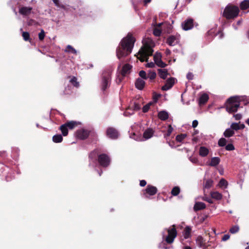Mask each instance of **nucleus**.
Masks as SVG:
<instances>
[{"instance_id": "obj_38", "label": "nucleus", "mask_w": 249, "mask_h": 249, "mask_svg": "<svg viewBox=\"0 0 249 249\" xmlns=\"http://www.w3.org/2000/svg\"><path fill=\"white\" fill-rule=\"evenodd\" d=\"M240 8L242 10H246L249 8V0H244L240 4Z\"/></svg>"}, {"instance_id": "obj_2", "label": "nucleus", "mask_w": 249, "mask_h": 249, "mask_svg": "<svg viewBox=\"0 0 249 249\" xmlns=\"http://www.w3.org/2000/svg\"><path fill=\"white\" fill-rule=\"evenodd\" d=\"M152 42L151 40L148 42H143V46L139 51L138 53L140 55V57H138V59L142 62L144 61L147 62L149 56L153 55V50L150 45V42Z\"/></svg>"}, {"instance_id": "obj_14", "label": "nucleus", "mask_w": 249, "mask_h": 249, "mask_svg": "<svg viewBox=\"0 0 249 249\" xmlns=\"http://www.w3.org/2000/svg\"><path fill=\"white\" fill-rule=\"evenodd\" d=\"M33 8L31 7L21 6L19 7V13L24 16H29L32 11Z\"/></svg>"}, {"instance_id": "obj_58", "label": "nucleus", "mask_w": 249, "mask_h": 249, "mask_svg": "<svg viewBox=\"0 0 249 249\" xmlns=\"http://www.w3.org/2000/svg\"><path fill=\"white\" fill-rule=\"evenodd\" d=\"M186 77L188 80H191L193 79L194 75L192 72H189L187 73Z\"/></svg>"}, {"instance_id": "obj_25", "label": "nucleus", "mask_w": 249, "mask_h": 249, "mask_svg": "<svg viewBox=\"0 0 249 249\" xmlns=\"http://www.w3.org/2000/svg\"><path fill=\"white\" fill-rule=\"evenodd\" d=\"M158 71L159 76L163 79H165L167 78V75L169 74L166 69H159L158 70Z\"/></svg>"}, {"instance_id": "obj_60", "label": "nucleus", "mask_w": 249, "mask_h": 249, "mask_svg": "<svg viewBox=\"0 0 249 249\" xmlns=\"http://www.w3.org/2000/svg\"><path fill=\"white\" fill-rule=\"evenodd\" d=\"M230 237V235L229 234H225L222 238V240L223 241H226L228 240Z\"/></svg>"}, {"instance_id": "obj_23", "label": "nucleus", "mask_w": 249, "mask_h": 249, "mask_svg": "<svg viewBox=\"0 0 249 249\" xmlns=\"http://www.w3.org/2000/svg\"><path fill=\"white\" fill-rule=\"evenodd\" d=\"M196 243L199 248H203L205 245V240L201 236H198L196 239Z\"/></svg>"}, {"instance_id": "obj_36", "label": "nucleus", "mask_w": 249, "mask_h": 249, "mask_svg": "<svg viewBox=\"0 0 249 249\" xmlns=\"http://www.w3.org/2000/svg\"><path fill=\"white\" fill-rule=\"evenodd\" d=\"M213 181L212 179H209L206 180L203 185L204 189L210 188L213 186Z\"/></svg>"}, {"instance_id": "obj_5", "label": "nucleus", "mask_w": 249, "mask_h": 249, "mask_svg": "<svg viewBox=\"0 0 249 249\" xmlns=\"http://www.w3.org/2000/svg\"><path fill=\"white\" fill-rule=\"evenodd\" d=\"M239 9L237 6L228 5L225 8L223 16L227 19L234 18L238 15Z\"/></svg>"}, {"instance_id": "obj_55", "label": "nucleus", "mask_w": 249, "mask_h": 249, "mask_svg": "<svg viewBox=\"0 0 249 249\" xmlns=\"http://www.w3.org/2000/svg\"><path fill=\"white\" fill-rule=\"evenodd\" d=\"M133 107L134 110L137 111L141 109V106L139 103H134Z\"/></svg>"}, {"instance_id": "obj_12", "label": "nucleus", "mask_w": 249, "mask_h": 249, "mask_svg": "<svg viewBox=\"0 0 249 249\" xmlns=\"http://www.w3.org/2000/svg\"><path fill=\"white\" fill-rule=\"evenodd\" d=\"M194 20L193 18H189L186 19L181 23L183 30L187 31L192 29L194 27Z\"/></svg>"}, {"instance_id": "obj_64", "label": "nucleus", "mask_w": 249, "mask_h": 249, "mask_svg": "<svg viewBox=\"0 0 249 249\" xmlns=\"http://www.w3.org/2000/svg\"><path fill=\"white\" fill-rule=\"evenodd\" d=\"M146 184V181L145 180H142L140 182V185L142 187H144Z\"/></svg>"}, {"instance_id": "obj_6", "label": "nucleus", "mask_w": 249, "mask_h": 249, "mask_svg": "<svg viewBox=\"0 0 249 249\" xmlns=\"http://www.w3.org/2000/svg\"><path fill=\"white\" fill-rule=\"evenodd\" d=\"M167 235L164 238V241L168 244L173 243L175 239L177 236V231L175 225H173L171 227L166 230Z\"/></svg>"}, {"instance_id": "obj_47", "label": "nucleus", "mask_w": 249, "mask_h": 249, "mask_svg": "<svg viewBox=\"0 0 249 249\" xmlns=\"http://www.w3.org/2000/svg\"><path fill=\"white\" fill-rule=\"evenodd\" d=\"M239 230V227L237 225H235L232 226L230 229V232L231 233L234 234L238 232Z\"/></svg>"}, {"instance_id": "obj_50", "label": "nucleus", "mask_w": 249, "mask_h": 249, "mask_svg": "<svg viewBox=\"0 0 249 249\" xmlns=\"http://www.w3.org/2000/svg\"><path fill=\"white\" fill-rule=\"evenodd\" d=\"M152 104V103L151 102H150V103H149L148 104H146V105L144 106L143 107H142V111L144 113H146V112H148V111L149 110V109L150 108V107Z\"/></svg>"}, {"instance_id": "obj_34", "label": "nucleus", "mask_w": 249, "mask_h": 249, "mask_svg": "<svg viewBox=\"0 0 249 249\" xmlns=\"http://www.w3.org/2000/svg\"><path fill=\"white\" fill-rule=\"evenodd\" d=\"M220 160L218 157H213L211 159L210 165L211 166H215L220 162Z\"/></svg>"}, {"instance_id": "obj_3", "label": "nucleus", "mask_w": 249, "mask_h": 249, "mask_svg": "<svg viewBox=\"0 0 249 249\" xmlns=\"http://www.w3.org/2000/svg\"><path fill=\"white\" fill-rule=\"evenodd\" d=\"M241 101L239 96H233L229 98L227 101L226 110L229 113H234L237 111L240 106Z\"/></svg>"}, {"instance_id": "obj_61", "label": "nucleus", "mask_w": 249, "mask_h": 249, "mask_svg": "<svg viewBox=\"0 0 249 249\" xmlns=\"http://www.w3.org/2000/svg\"><path fill=\"white\" fill-rule=\"evenodd\" d=\"M155 64H156L155 63V62H154V63H153V62H150V63H148L146 64V66L147 67H148V68H154V67H155Z\"/></svg>"}, {"instance_id": "obj_4", "label": "nucleus", "mask_w": 249, "mask_h": 249, "mask_svg": "<svg viewBox=\"0 0 249 249\" xmlns=\"http://www.w3.org/2000/svg\"><path fill=\"white\" fill-rule=\"evenodd\" d=\"M241 101L239 96H233L229 98L227 101L226 110L229 113H234L237 111L240 106Z\"/></svg>"}, {"instance_id": "obj_40", "label": "nucleus", "mask_w": 249, "mask_h": 249, "mask_svg": "<svg viewBox=\"0 0 249 249\" xmlns=\"http://www.w3.org/2000/svg\"><path fill=\"white\" fill-rule=\"evenodd\" d=\"M22 36L25 41L31 42V39L30 38V34L28 32H23L22 33Z\"/></svg>"}, {"instance_id": "obj_17", "label": "nucleus", "mask_w": 249, "mask_h": 249, "mask_svg": "<svg viewBox=\"0 0 249 249\" xmlns=\"http://www.w3.org/2000/svg\"><path fill=\"white\" fill-rule=\"evenodd\" d=\"M145 193L150 196L156 195L158 192L157 188L151 185H148L145 190Z\"/></svg>"}, {"instance_id": "obj_59", "label": "nucleus", "mask_w": 249, "mask_h": 249, "mask_svg": "<svg viewBox=\"0 0 249 249\" xmlns=\"http://www.w3.org/2000/svg\"><path fill=\"white\" fill-rule=\"evenodd\" d=\"M233 117H234L235 119L236 120H240L242 118V115L240 113H238L236 114H234L233 115Z\"/></svg>"}, {"instance_id": "obj_29", "label": "nucleus", "mask_w": 249, "mask_h": 249, "mask_svg": "<svg viewBox=\"0 0 249 249\" xmlns=\"http://www.w3.org/2000/svg\"><path fill=\"white\" fill-rule=\"evenodd\" d=\"M65 124L68 128H69L70 129H72L79 124V123L76 121H71L67 122L65 123Z\"/></svg>"}, {"instance_id": "obj_20", "label": "nucleus", "mask_w": 249, "mask_h": 249, "mask_svg": "<svg viewBox=\"0 0 249 249\" xmlns=\"http://www.w3.org/2000/svg\"><path fill=\"white\" fill-rule=\"evenodd\" d=\"M145 84V83L143 80L140 78L136 80L135 83L136 88L139 90H142L144 88Z\"/></svg>"}, {"instance_id": "obj_42", "label": "nucleus", "mask_w": 249, "mask_h": 249, "mask_svg": "<svg viewBox=\"0 0 249 249\" xmlns=\"http://www.w3.org/2000/svg\"><path fill=\"white\" fill-rule=\"evenodd\" d=\"M180 191L179 187L178 186H175L172 189L171 191V194L173 196H177L179 194Z\"/></svg>"}, {"instance_id": "obj_41", "label": "nucleus", "mask_w": 249, "mask_h": 249, "mask_svg": "<svg viewBox=\"0 0 249 249\" xmlns=\"http://www.w3.org/2000/svg\"><path fill=\"white\" fill-rule=\"evenodd\" d=\"M65 52H68V53H71L73 54H76L77 53V52L75 50V49H74L71 45H68L65 50Z\"/></svg>"}, {"instance_id": "obj_51", "label": "nucleus", "mask_w": 249, "mask_h": 249, "mask_svg": "<svg viewBox=\"0 0 249 249\" xmlns=\"http://www.w3.org/2000/svg\"><path fill=\"white\" fill-rule=\"evenodd\" d=\"M140 77H141L143 79H147L148 77L146 75V73L144 71L142 70L139 72V73Z\"/></svg>"}, {"instance_id": "obj_11", "label": "nucleus", "mask_w": 249, "mask_h": 249, "mask_svg": "<svg viewBox=\"0 0 249 249\" xmlns=\"http://www.w3.org/2000/svg\"><path fill=\"white\" fill-rule=\"evenodd\" d=\"M107 136L110 139H116L119 137V132L114 127H108L106 132Z\"/></svg>"}, {"instance_id": "obj_9", "label": "nucleus", "mask_w": 249, "mask_h": 249, "mask_svg": "<svg viewBox=\"0 0 249 249\" xmlns=\"http://www.w3.org/2000/svg\"><path fill=\"white\" fill-rule=\"evenodd\" d=\"M161 57L162 56L160 53H156L154 55V60L155 63L158 67L163 68L167 66V64L162 61Z\"/></svg>"}, {"instance_id": "obj_7", "label": "nucleus", "mask_w": 249, "mask_h": 249, "mask_svg": "<svg viewBox=\"0 0 249 249\" xmlns=\"http://www.w3.org/2000/svg\"><path fill=\"white\" fill-rule=\"evenodd\" d=\"M111 71L109 70L105 71L102 74V89L105 91L109 87L110 81Z\"/></svg>"}, {"instance_id": "obj_15", "label": "nucleus", "mask_w": 249, "mask_h": 249, "mask_svg": "<svg viewBox=\"0 0 249 249\" xmlns=\"http://www.w3.org/2000/svg\"><path fill=\"white\" fill-rule=\"evenodd\" d=\"M77 137L81 140H85L89 136V131L85 129H80L76 132Z\"/></svg>"}, {"instance_id": "obj_52", "label": "nucleus", "mask_w": 249, "mask_h": 249, "mask_svg": "<svg viewBox=\"0 0 249 249\" xmlns=\"http://www.w3.org/2000/svg\"><path fill=\"white\" fill-rule=\"evenodd\" d=\"M225 146V149L227 151H232L235 149L234 145L232 143H229Z\"/></svg>"}, {"instance_id": "obj_18", "label": "nucleus", "mask_w": 249, "mask_h": 249, "mask_svg": "<svg viewBox=\"0 0 249 249\" xmlns=\"http://www.w3.org/2000/svg\"><path fill=\"white\" fill-rule=\"evenodd\" d=\"M53 1L57 7L63 9L66 11H72V10H75V8L73 7H68L63 4H61L59 2V0H53Z\"/></svg>"}, {"instance_id": "obj_1", "label": "nucleus", "mask_w": 249, "mask_h": 249, "mask_svg": "<svg viewBox=\"0 0 249 249\" xmlns=\"http://www.w3.org/2000/svg\"><path fill=\"white\" fill-rule=\"evenodd\" d=\"M136 39L132 34L129 33L120 43V46L116 49V55L119 59L125 57L132 52Z\"/></svg>"}, {"instance_id": "obj_57", "label": "nucleus", "mask_w": 249, "mask_h": 249, "mask_svg": "<svg viewBox=\"0 0 249 249\" xmlns=\"http://www.w3.org/2000/svg\"><path fill=\"white\" fill-rule=\"evenodd\" d=\"M124 77H123L122 75H118L117 78L116 79V82L118 83V84L120 83L122 81V80H123Z\"/></svg>"}, {"instance_id": "obj_45", "label": "nucleus", "mask_w": 249, "mask_h": 249, "mask_svg": "<svg viewBox=\"0 0 249 249\" xmlns=\"http://www.w3.org/2000/svg\"><path fill=\"white\" fill-rule=\"evenodd\" d=\"M227 142V141L225 138H221L218 142V145L220 147H223L226 145Z\"/></svg>"}, {"instance_id": "obj_39", "label": "nucleus", "mask_w": 249, "mask_h": 249, "mask_svg": "<svg viewBox=\"0 0 249 249\" xmlns=\"http://www.w3.org/2000/svg\"><path fill=\"white\" fill-rule=\"evenodd\" d=\"M228 185V182L226 179L224 178H222L220 180L218 183V186L219 187L226 188H227Z\"/></svg>"}, {"instance_id": "obj_32", "label": "nucleus", "mask_w": 249, "mask_h": 249, "mask_svg": "<svg viewBox=\"0 0 249 249\" xmlns=\"http://www.w3.org/2000/svg\"><path fill=\"white\" fill-rule=\"evenodd\" d=\"M211 196L212 198L219 200L222 199V195L218 192H213L211 193Z\"/></svg>"}, {"instance_id": "obj_48", "label": "nucleus", "mask_w": 249, "mask_h": 249, "mask_svg": "<svg viewBox=\"0 0 249 249\" xmlns=\"http://www.w3.org/2000/svg\"><path fill=\"white\" fill-rule=\"evenodd\" d=\"M231 128L234 130L237 131L238 130H240L239 128V124L238 123H233L231 125Z\"/></svg>"}, {"instance_id": "obj_8", "label": "nucleus", "mask_w": 249, "mask_h": 249, "mask_svg": "<svg viewBox=\"0 0 249 249\" xmlns=\"http://www.w3.org/2000/svg\"><path fill=\"white\" fill-rule=\"evenodd\" d=\"M97 160L100 165L103 167L108 166L110 162V159L106 154H99L98 156Z\"/></svg>"}, {"instance_id": "obj_49", "label": "nucleus", "mask_w": 249, "mask_h": 249, "mask_svg": "<svg viewBox=\"0 0 249 249\" xmlns=\"http://www.w3.org/2000/svg\"><path fill=\"white\" fill-rule=\"evenodd\" d=\"M148 78L151 80H153L155 79L156 77V73L154 71H150L147 76Z\"/></svg>"}, {"instance_id": "obj_21", "label": "nucleus", "mask_w": 249, "mask_h": 249, "mask_svg": "<svg viewBox=\"0 0 249 249\" xmlns=\"http://www.w3.org/2000/svg\"><path fill=\"white\" fill-rule=\"evenodd\" d=\"M154 132V131L152 128H148L143 132V137L146 140L148 139L153 136Z\"/></svg>"}, {"instance_id": "obj_24", "label": "nucleus", "mask_w": 249, "mask_h": 249, "mask_svg": "<svg viewBox=\"0 0 249 249\" xmlns=\"http://www.w3.org/2000/svg\"><path fill=\"white\" fill-rule=\"evenodd\" d=\"M158 117L161 120L165 121L169 118V114L167 112L165 111H160L158 113Z\"/></svg>"}, {"instance_id": "obj_19", "label": "nucleus", "mask_w": 249, "mask_h": 249, "mask_svg": "<svg viewBox=\"0 0 249 249\" xmlns=\"http://www.w3.org/2000/svg\"><path fill=\"white\" fill-rule=\"evenodd\" d=\"M72 93V88L70 85H68L65 87V89L60 92V94L62 96L70 95Z\"/></svg>"}, {"instance_id": "obj_31", "label": "nucleus", "mask_w": 249, "mask_h": 249, "mask_svg": "<svg viewBox=\"0 0 249 249\" xmlns=\"http://www.w3.org/2000/svg\"><path fill=\"white\" fill-rule=\"evenodd\" d=\"M99 154V150L96 149L91 152L89 157L91 160H96Z\"/></svg>"}, {"instance_id": "obj_10", "label": "nucleus", "mask_w": 249, "mask_h": 249, "mask_svg": "<svg viewBox=\"0 0 249 249\" xmlns=\"http://www.w3.org/2000/svg\"><path fill=\"white\" fill-rule=\"evenodd\" d=\"M180 37L179 35H176V36L171 35L169 36L167 39L166 43L171 46H173L178 44L179 42Z\"/></svg>"}, {"instance_id": "obj_16", "label": "nucleus", "mask_w": 249, "mask_h": 249, "mask_svg": "<svg viewBox=\"0 0 249 249\" xmlns=\"http://www.w3.org/2000/svg\"><path fill=\"white\" fill-rule=\"evenodd\" d=\"M132 66L129 64H126L123 66L122 70L120 72V74L125 77L127 74L130 73Z\"/></svg>"}, {"instance_id": "obj_26", "label": "nucleus", "mask_w": 249, "mask_h": 249, "mask_svg": "<svg viewBox=\"0 0 249 249\" xmlns=\"http://www.w3.org/2000/svg\"><path fill=\"white\" fill-rule=\"evenodd\" d=\"M209 99V96L206 93H203L201 96L199 97V105H204L206 103Z\"/></svg>"}, {"instance_id": "obj_13", "label": "nucleus", "mask_w": 249, "mask_h": 249, "mask_svg": "<svg viewBox=\"0 0 249 249\" xmlns=\"http://www.w3.org/2000/svg\"><path fill=\"white\" fill-rule=\"evenodd\" d=\"M175 80L176 79L174 77L168 78L166 81L165 85L161 87V89L164 91H166L172 88L175 83Z\"/></svg>"}, {"instance_id": "obj_28", "label": "nucleus", "mask_w": 249, "mask_h": 249, "mask_svg": "<svg viewBox=\"0 0 249 249\" xmlns=\"http://www.w3.org/2000/svg\"><path fill=\"white\" fill-rule=\"evenodd\" d=\"M199 155L202 157H206L209 153V150L204 146H201L199 151Z\"/></svg>"}, {"instance_id": "obj_63", "label": "nucleus", "mask_w": 249, "mask_h": 249, "mask_svg": "<svg viewBox=\"0 0 249 249\" xmlns=\"http://www.w3.org/2000/svg\"><path fill=\"white\" fill-rule=\"evenodd\" d=\"M198 124V122L197 120H194L192 123V127L193 128H196Z\"/></svg>"}, {"instance_id": "obj_33", "label": "nucleus", "mask_w": 249, "mask_h": 249, "mask_svg": "<svg viewBox=\"0 0 249 249\" xmlns=\"http://www.w3.org/2000/svg\"><path fill=\"white\" fill-rule=\"evenodd\" d=\"M70 83L76 88H79L80 86L79 83L77 81V78L75 76H72L71 77L70 80Z\"/></svg>"}, {"instance_id": "obj_30", "label": "nucleus", "mask_w": 249, "mask_h": 249, "mask_svg": "<svg viewBox=\"0 0 249 249\" xmlns=\"http://www.w3.org/2000/svg\"><path fill=\"white\" fill-rule=\"evenodd\" d=\"M234 131L231 128L226 129L223 133V135L226 138H230L232 137L234 135Z\"/></svg>"}, {"instance_id": "obj_27", "label": "nucleus", "mask_w": 249, "mask_h": 249, "mask_svg": "<svg viewBox=\"0 0 249 249\" xmlns=\"http://www.w3.org/2000/svg\"><path fill=\"white\" fill-rule=\"evenodd\" d=\"M191 229L190 227L187 226L185 228L183 232V235L185 239H188L191 237Z\"/></svg>"}, {"instance_id": "obj_62", "label": "nucleus", "mask_w": 249, "mask_h": 249, "mask_svg": "<svg viewBox=\"0 0 249 249\" xmlns=\"http://www.w3.org/2000/svg\"><path fill=\"white\" fill-rule=\"evenodd\" d=\"M214 247L211 246L210 244L206 245L203 248V249H213Z\"/></svg>"}, {"instance_id": "obj_37", "label": "nucleus", "mask_w": 249, "mask_h": 249, "mask_svg": "<svg viewBox=\"0 0 249 249\" xmlns=\"http://www.w3.org/2000/svg\"><path fill=\"white\" fill-rule=\"evenodd\" d=\"M60 130L61 131L62 135L64 136H67L68 134V129L65 124H63L60 126Z\"/></svg>"}, {"instance_id": "obj_22", "label": "nucleus", "mask_w": 249, "mask_h": 249, "mask_svg": "<svg viewBox=\"0 0 249 249\" xmlns=\"http://www.w3.org/2000/svg\"><path fill=\"white\" fill-rule=\"evenodd\" d=\"M206 208V205L204 203L201 202H196L194 206V210L197 212L199 210H203Z\"/></svg>"}, {"instance_id": "obj_44", "label": "nucleus", "mask_w": 249, "mask_h": 249, "mask_svg": "<svg viewBox=\"0 0 249 249\" xmlns=\"http://www.w3.org/2000/svg\"><path fill=\"white\" fill-rule=\"evenodd\" d=\"M80 11H81L79 13L80 16H82V15H85L87 16H90V14L89 13V9L87 8H82L80 9Z\"/></svg>"}, {"instance_id": "obj_43", "label": "nucleus", "mask_w": 249, "mask_h": 249, "mask_svg": "<svg viewBox=\"0 0 249 249\" xmlns=\"http://www.w3.org/2000/svg\"><path fill=\"white\" fill-rule=\"evenodd\" d=\"M187 137L186 134H180L176 136V140L178 142H182V141Z\"/></svg>"}, {"instance_id": "obj_35", "label": "nucleus", "mask_w": 249, "mask_h": 249, "mask_svg": "<svg viewBox=\"0 0 249 249\" xmlns=\"http://www.w3.org/2000/svg\"><path fill=\"white\" fill-rule=\"evenodd\" d=\"M53 141L55 143L61 142L63 141V137L61 134H56L53 137Z\"/></svg>"}, {"instance_id": "obj_54", "label": "nucleus", "mask_w": 249, "mask_h": 249, "mask_svg": "<svg viewBox=\"0 0 249 249\" xmlns=\"http://www.w3.org/2000/svg\"><path fill=\"white\" fill-rule=\"evenodd\" d=\"M45 32L42 29L41 30V32L38 34V38L40 40H43L45 37Z\"/></svg>"}, {"instance_id": "obj_46", "label": "nucleus", "mask_w": 249, "mask_h": 249, "mask_svg": "<svg viewBox=\"0 0 249 249\" xmlns=\"http://www.w3.org/2000/svg\"><path fill=\"white\" fill-rule=\"evenodd\" d=\"M173 128L171 124H169L168 127V129L165 134H164V137L167 138L169 137L173 132Z\"/></svg>"}, {"instance_id": "obj_56", "label": "nucleus", "mask_w": 249, "mask_h": 249, "mask_svg": "<svg viewBox=\"0 0 249 249\" xmlns=\"http://www.w3.org/2000/svg\"><path fill=\"white\" fill-rule=\"evenodd\" d=\"M203 200L209 202L210 204L213 203V201L212 197L210 198L208 196H205L203 197Z\"/></svg>"}, {"instance_id": "obj_53", "label": "nucleus", "mask_w": 249, "mask_h": 249, "mask_svg": "<svg viewBox=\"0 0 249 249\" xmlns=\"http://www.w3.org/2000/svg\"><path fill=\"white\" fill-rule=\"evenodd\" d=\"M161 30L157 28H155L153 30V34L156 36H159L161 34Z\"/></svg>"}]
</instances>
